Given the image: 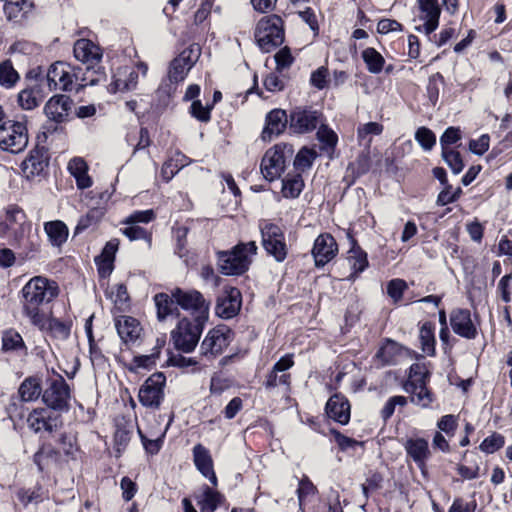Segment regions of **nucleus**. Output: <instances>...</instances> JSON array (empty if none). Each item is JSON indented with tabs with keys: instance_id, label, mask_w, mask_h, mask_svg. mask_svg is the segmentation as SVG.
I'll use <instances>...</instances> for the list:
<instances>
[{
	"instance_id": "1",
	"label": "nucleus",
	"mask_w": 512,
	"mask_h": 512,
	"mask_svg": "<svg viewBox=\"0 0 512 512\" xmlns=\"http://www.w3.org/2000/svg\"><path fill=\"white\" fill-rule=\"evenodd\" d=\"M23 313L31 324H42L44 303H49L59 294V287L53 280L43 276L31 278L22 289Z\"/></svg>"
},
{
	"instance_id": "2",
	"label": "nucleus",
	"mask_w": 512,
	"mask_h": 512,
	"mask_svg": "<svg viewBox=\"0 0 512 512\" xmlns=\"http://www.w3.org/2000/svg\"><path fill=\"white\" fill-rule=\"evenodd\" d=\"M254 241L239 243L231 250L217 253V264L224 275H241L249 269L253 257L257 253Z\"/></svg>"
},
{
	"instance_id": "3",
	"label": "nucleus",
	"mask_w": 512,
	"mask_h": 512,
	"mask_svg": "<svg viewBox=\"0 0 512 512\" xmlns=\"http://www.w3.org/2000/svg\"><path fill=\"white\" fill-rule=\"evenodd\" d=\"M294 154L293 146L286 143H279L269 148L261 161V173L268 181H274L282 175L286 163Z\"/></svg>"
},
{
	"instance_id": "4",
	"label": "nucleus",
	"mask_w": 512,
	"mask_h": 512,
	"mask_svg": "<svg viewBox=\"0 0 512 512\" xmlns=\"http://www.w3.org/2000/svg\"><path fill=\"white\" fill-rule=\"evenodd\" d=\"M28 143L29 135L25 123L9 120L0 126V149L2 151L18 154L26 149Z\"/></svg>"
},
{
	"instance_id": "5",
	"label": "nucleus",
	"mask_w": 512,
	"mask_h": 512,
	"mask_svg": "<svg viewBox=\"0 0 512 512\" xmlns=\"http://www.w3.org/2000/svg\"><path fill=\"white\" fill-rule=\"evenodd\" d=\"M70 399V388L61 375L57 374L48 380L42 393V401L48 408L58 412L68 411Z\"/></svg>"
},
{
	"instance_id": "6",
	"label": "nucleus",
	"mask_w": 512,
	"mask_h": 512,
	"mask_svg": "<svg viewBox=\"0 0 512 512\" xmlns=\"http://www.w3.org/2000/svg\"><path fill=\"white\" fill-rule=\"evenodd\" d=\"M204 323L200 319H195V322L185 318L180 320L171 333L176 349L185 353L192 352L198 344Z\"/></svg>"
},
{
	"instance_id": "7",
	"label": "nucleus",
	"mask_w": 512,
	"mask_h": 512,
	"mask_svg": "<svg viewBox=\"0 0 512 512\" xmlns=\"http://www.w3.org/2000/svg\"><path fill=\"white\" fill-rule=\"evenodd\" d=\"M255 39L261 50L270 52L284 41V32L279 18H262L255 30Z\"/></svg>"
},
{
	"instance_id": "8",
	"label": "nucleus",
	"mask_w": 512,
	"mask_h": 512,
	"mask_svg": "<svg viewBox=\"0 0 512 512\" xmlns=\"http://www.w3.org/2000/svg\"><path fill=\"white\" fill-rule=\"evenodd\" d=\"M262 245L266 252L273 256L276 261L282 262L287 256V245L282 229L276 224L268 221L260 223Z\"/></svg>"
},
{
	"instance_id": "9",
	"label": "nucleus",
	"mask_w": 512,
	"mask_h": 512,
	"mask_svg": "<svg viewBox=\"0 0 512 512\" xmlns=\"http://www.w3.org/2000/svg\"><path fill=\"white\" fill-rule=\"evenodd\" d=\"M172 297L183 309L191 311L195 319H200V321L208 319L209 303L200 292L196 290L183 291L178 288L172 292Z\"/></svg>"
},
{
	"instance_id": "10",
	"label": "nucleus",
	"mask_w": 512,
	"mask_h": 512,
	"mask_svg": "<svg viewBox=\"0 0 512 512\" xmlns=\"http://www.w3.org/2000/svg\"><path fill=\"white\" fill-rule=\"evenodd\" d=\"M166 377L163 373H154L143 383L139 390L140 403L149 408H158L164 398Z\"/></svg>"
},
{
	"instance_id": "11",
	"label": "nucleus",
	"mask_w": 512,
	"mask_h": 512,
	"mask_svg": "<svg viewBox=\"0 0 512 512\" xmlns=\"http://www.w3.org/2000/svg\"><path fill=\"white\" fill-rule=\"evenodd\" d=\"M232 340L231 330L220 325L211 329L203 339L200 349L206 357H216L224 352Z\"/></svg>"
},
{
	"instance_id": "12",
	"label": "nucleus",
	"mask_w": 512,
	"mask_h": 512,
	"mask_svg": "<svg viewBox=\"0 0 512 512\" xmlns=\"http://www.w3.org/2000/svg\"><path fill=\"white\" fill-rule=\"evenodd\" d=\"M200 56V48L197 45H191L184 49L176 58L172 60L169 66L168 77L174 83L182 82L190 69L194 66Z\"/></svg>"
},
{
	"instance_id": "13",
	"label": "nucleus",
	"mask_w": 512,
	"mask_h": 512,
	"mask_svg": "<svg viewBox=\"0 0 512 512\" xmlns=\"http://www.w3.org/2000/svg\"><path fill=\"white\" fill-rule=\"evenodd\" d=\"M147 72L148 65L143 61H138L133 69L127 67L119 68L111 84L113 91H130L135 89L138 84L139 74L145 77Z\"/></svg>"
},
{
	"instance_id": "14",
	"label": "nucleus",
	"mask_w": 512,
	"mask_h": 512,
	"mask_svg": "<svg viewBox=\"0 0 512 512\" xmlns=\"http://www.w3.org/2000/svg\"><path fill=\"white\" fill-rule=\"evenodd\" d=\"M74 66L66 62H56L47 72V83L50 90L72 91Z\"/></svg>"
},
{
	"instance_id": "15",
	"label": "nucleus",
	"mask_w": 512,
	"mask_h": 512,
	"mask_svg": "<svg viewBox=\"0 0 512 512\" xmlns=\"http://www.w3.org/2000/svg\"><path fill=\"white\" fill-rule=\"evenodd\" d=\"M312 256L316 267H323L338 254V244L329 233L320 234L314 241Z\"/></svg>"
},
{
	"instance_id": "16",
	"label": "nucleus",
	"mask_w": 512,
	"mask_h": 512,
	"mask_svg": "<svg viewBox=\"0 0 512 512\" xmlns=\"http://www.w3.org/2000/svg\"><path fill=\"white\" fill-rule=\"evenodd\" d=\"M241 305L242 297L240 291L235 287L225 288L218 297L215 313L220 318L231 319L239 313Z\"/></svg>"
},
{
	"instance_id": "17",
	"label": "nucleus",
	"mask_w": 512,
	"mask_h": 512,
	"mask_svg": "<svg viewBox=\"0 0 512 512\" xmlns=\"http://www.w3.org/2000/svg\"><path fill=\"white\" fill-rule=\"evenodd\" d=\"M419 19L423 21V25L417 26L416 30L430 35L439 25L441 8L438 0H418Z\"/></svg>"
},
{
	"instance_id": "18",
	"label": "nucleus",
	"mask_w": 512,
	"mask_h": 512,
	"mask_svg": "<svg viewBox=\"0 0 512 512\" xmlns=\"http://www.w3.org/2000/svg\"><path fill=\"white\" fill-rule=\"evenodd\" d=\"M6 236L11 239V244L22 249L26 256L39 247L37 237L32 233L30 221L13 228Z\"/></svg>"
},
{
	"instance_id": "19",
	"label": "nucleus",
	"mask_w": 512,
	"mask_h": 512,
	"mask_svg": "<svg viewBox=\"0 0 512 512\" xmlns=\"http://www.w3.org/2000/svg\"><path fill=\"white\" fill-rule=\"evenodd\" d=\"M407 458L412 460L420 470H424L431 457L428 441L422 437H408L403 443Z\"/></svg>"
},
{
	"instance_id": "20",
	"label": "nucleus",
	"mask_w": 512,
	"mask_h": 512,
	"mask_svg": "<svg viewBox=\"0 0 512 512\" xmlns=\"http://www.w3.org/2000/svg\"><path fill=\"white\" fill-rule=\"evenodd\" d=\"M27 424L35 433L52 432L59 426L60 418L47 408H36L29 413Z\"/></svg>"
},
{
	"instance_id": "21",
	"label": "nucleus",
	"mask_w": 512,
	"mask_h": 512,
	"mask_svg": "<svg viewBox=\"0 0 512 512\" xmlns=\"http://www.w3.org/2000/svg\"><path fill=\"white\" fill-rule=\"evenodd\" d=\"M73 52L78 61L90 67H96L102 59L101 48L89 39L77 40Z\"/></svg>"
},
{
	"instance_id": "22",
	"label": "nucleus",
	"mask_w": 512,
	"mask_h": 512,
	"mask_svg": "<svg viewBox=\"0 0 512 512\" xmlns=\"http://www.w3.org/2000/svg\"><path fill=\"white\" fill-rule=\"evenodd\" d=\"M450 324L452 330L457 335L467 338L474 339L477 335V329L471 319V313L467 309H455L450 315Z\"/></svg>"
},
{
	"instance_id": "23",
	"label": "nucleus",
	"mask_w": 512,
	"mask_h": 512,
	"mask_svg": "<svg viewBox=\"0 0 512 512\" xmlns=\"http://www.w3.org/2000/svg\"><path fill=\"white\" fill-rule=\"evenodd\" d=\"M294 365L293 357L287 354L281 357L273 366L271 372L267 375L265 381L266 388H274L279 385H290V374L286 373Z\"/></svg>"
},
{
	"instance_id": "24",
	"label": "nucleus",
	"mask_w": 512,
	"mask_h": 512,
	"mask_svg": "<svg viewBox=\"0 0 512 512\" xmlns=\"http://www.w3.org/2000/svg\"><path fill=\"white\" fill-rule=\"evenodd\" d=\"M288 124V117L285 110L273 109L265 118V127L261 137L264 141H271L274 137L282 134Z\"/></svg>"
},
{
	"instance_id": "25",
	"label": "nucleus",
	"mask_w": 512,
	"mask_h": 512,
	"mask_svg": "<svg viewBox=\"0 0 512 512\" xmlns=\"http://www.w3.org/2000/svg\"><path fill=\"white\" fill-rule=\"evenodd\" d=\"M319 115L316 111L297 108L290 115V129L295 133H307L317 127Z\"/></svg>"
},
{
	"instance_id": "26",
	"label": "nucleus",
	"mask_w": 512,
	"mask_h": 512,
	"mask_svg": "<svg viewBox=\"0 0 512 512\" xmlns=\"http://www.w3.org/2000/svg\"><path fill=\"white\" fill-rule=\"evenodd\" d=\"M71 104L72 101L68 96L55 95L45 104L44 113L50 120L60 123L67 118Z\"/></svg>"
},
{
	"instance_id": "27",
	"label": "nucleus",
	"mask_w": 512,
	"mask_h": 512,
	"mask_svg": "<svg viewBox=\"0 0 512 512\" xmlns=\"http://www.w3.org/2000/svg\"><path fill=\"white\" fill-rule=\"evenodd\" d=\"M193 460L199 472L214 486L217 485V477L213 468V460L209 450L201 444L193 448Z\"/></svg>"
},
{
	"instance_id": "28",
	"label": "nucleus",
	"mask_w": 512,
	"mask_h": 512,
	"mask_svg": "<svg viewBox=\"0 0 512 512\" xmlns=\"http://www.w3.org/2000/svg\"><path fill=\"white\" fill-rule=\"evenodd\" d=\"M115 326L118 335L125 344L135 343L142 332L139 321L131 316H121L117 318Z\"/></svg>"
},
{
	"instance_id": "29",
	"label": "nucleus",
	"mask_w": 512,
	"mask_h": 512,
	"mask_svg": "<svg viewBox=\"0 0 512 512\" xmlns=\"http://www.w3.org/2000/svg\"><path fill=\"white\" fill-rule=\"evenodd\" d=\"M327 415L340 424H347L350 419L348 400L339 394L331 396L326 404Z\"/></svg>"
},
{
	"instance_id": "30",
	"label": "nucleus",
	"mask_w": 512,
	"mask_h": 512,
	"mask_svg": "<svg viewBox=\"0 0 512 512\" xmlns=\"http://www.w3.org/2000/svg\"><path fill=\"white\" fill-rule=\"evenodd\" d=\"M47 167V157L43 149H33L22 162L21 168L27 178L40 175Z\"/></svg>"
},
{
	"instance_id": "31",
	"label": "nucleus",
	"mask_w": 512,
	"mask_h": 512,
	"mask_svg": "<svg viewBox=\"0 0 512 512\" xmlns=\"http://www.w3.org/2000/svg\"><path fill=\"white\" fill-rule=\"evenodd\" d=\"M69 173L75 178L78 189L84 190L92 186L93 181L88 175V165L81 157L72 158L67 165Z\"/></svg>"
},
{
	"instance_id": "32",
	"label": "nucleus",
	"mask_w": 512,
	"mask_h": 512,
	"mask_svg": "<svg viewBox=\"0 0 512 512\" xmlns=\"http://www.w3.org/2000/svg\"><path fill=\"white\" fill-rule=\"evenodd\" d=\"M223 500L222 494L206 485L196 494V501L202 512H214Z\"/></svg>"
},
{
	"instance_id": "33",
	"label": "nucleus",
	"mask_w": 512,
	"mask_h": 512,
	"mask_svg": "<svg viewBox=\"0 0 512 512\" xmlns=\"http://www.w3.org/2000/svg\"><path fill=\"white\" fill-rule=\"evenodd\" d=\"M39 330L49 332L51 336L57 339H66L70 335V325L56 318L51 317L50 313H43L42 324H33Z\"/></svg>"
},
{
	"instance_id": "34",
	"label": "nucleus",
	"mask_w": 512,
	"mask_h": 512,
	"mask_svg": "<svg viewBox=\"0 0 512 512\" xmlns=\"http://www.w3.org/2000/svg\"><path fill=\"white\" fill-rule=\"evenodd\" d=\"M42 382L37 376H30L23 380L18 388V395L23 402H34L42 397Z\"/></svg>"
},
{
	"instance_id": "35",
	"label": "nucleus",
	"mask_w": 512,
	"mask_h": 512,
	"mask_svg": "<svg viewBox=\"0 0 512 512\" xmlns=\"http://www.w3.org/2000/svg\"><path fill=\"white\" fill-rule=\"evenodd\" d=\"M25 212L18 206H9L6 209L4 222L0 223V235L6 236L10 230L27 222Z\"/></svg>"
},
{
	"instance_id": "36",
	"label": "nucleus",
	"mask_w": 512,
	"mask_h": 512,
	"mask_svg": "<svg viewBox=\"0 0 512 512\" xmlns=\"http://www.w3.org/2000/svg\"><path fill=\"white\" fill-rule=\"evenodd\" d=\"M44 231L53 246L59 247L67 241L68 228L65 223L60 220L46 222L44 224Z\"/></svg>"
},
{
	"instance_id": "37",
	"label": "nucleus",
	"mask_w": 512,
	"mask_h": 512,
	"mask_svg": "<svg viewBox=\"0 0 512 512\" xmlns=\"http://www.w3.org/2000/svg\"><path fill=\"white\" fill-rule=\"evenodd\" d=\"M404 388L407 393H410L411 402L418 406L426 408L433 401L432 394L427 389L426 384H420V385L405 384Z\"/></svg>"
},
{
	"instance_id": "38",
	"label": "nucleus",
	"mask_w": 512,
	"mask_h": 512,
	"mask_svg": "<svg viewBox=\"0 0 512 512\" xmlns=\"http://www.w3.org/2000/svg\"><path fill=\"white\" fill-rule=\"evenodd\" d=\"M2 349L4 351H16L26 354L27 347L19 332L8 329L2 334Z\"/></svg>"
},
{
	"instance_id": "39",
	"label": "nucleus",
	"mask_w": 512,
	"mask_h": 512,
	"mask_svg": "<svg viewBox=\"0 0 512 512\" xmlns=\"http://www.w3.org/2000/svg\"><path fill=\"white\" fill-rule=\"evenodd\" d=\"M304 188V181L299 173L288 174L282 180V195L285 198H297Z\"/></svg>"
},
{
	"instance_id": "40",
	"label": "nucleus",
	"mask_w": 512,
	"mask_h": 512,
	"mask_svg": "<svg viewBox=\"0 0 512 512\" xmlns=\"http://www.w3.org/2000/svg\"><path fill=\"white\" fill-rule=\"evenodd\" d=\"M362 59L370 73L378 74L383 70L385 59L375 48L364 49Z\"/></svg>"
},
{
	"instance_id": "41",
	"label": "nucleus",
	"mask_w": 512,
	"mask_h": 512,
	"mask_svg": "<svg viewBox=\"0 0 512 512\" xmlns=\"http://www.w3.org/2000/svg\"><path fill=\"white\" fill-rule=\"evenodd\" d=\"M106 296L114 303L118 310L124 311L128 307L129 295L124 284H116L106 289Z\"/></svg>"
},
{
	"instance_id": "42",
	"label": "nucleus",
	"mask_w": 512,
	"mask_h": 512,
	"mask_svg": "<svg viewBox=\"0 0 512 512\" xmlns=\"http://www.w3.org/2000/svg\"><path fill=\"white\" fill-rule=\"evenodd\" d=\"M419 339L422 346V351L429 356L434 355L435 353V336H434V326L426 322L424 323L419 332Z\"/></svg>"
},
{
	"instance_id": "43",
	"label": "nucleus",
	"mask_w": 512,
	"mask_h": 512,
	"mask_svg": "<svg viewBox=\"0 0 512 512\" xmlns=\"http://www.w3.org/2000/svg\"><path fill=\"white\" fill-rule=\"evenodd\" d=\"M401 349V346L396 342L387 340L385 344L380 347L375 357L382 365L391 364L395 362V358L400 353Z\"/></svg>"
},
{
	"instance_id": "44",
	"label": "nucleus",
	"mask_w": 512,
	"mask_h": 512,
	"mask_svg": "<svg viewBox=\"0 0 512 512\" xmlns=\"http://www.w3.org/2000/svg\"><path fill=\"white\" fill-rule=\"evenodd\" d=\"M4 12L8 19L13 20L21 17L26 13L32 4L27 0H3Z\"/></svg>"
},
{
	"instance_id": "45",
	"label": "nucleus",
	"mask_w": 512,
	"mask_h": 512,
	"mask_svg": "<svg viewBox=\"0 0 512 512\" xmlns=\"http://www.w3.org/2000/svg\"><path fill=\"white\" fill-rule=\"evenodd\" d=\"M383 129V125L378 122L362 124L357 129L358 140L369 146L372 142V137L380 135L383 132Z\"/></svg>"
},
{
	"instance_id": "46",
	"label": "nucleus",
	"mask_w": 512,
	"mask_h": 512,
	"mask_svg": "<svg viewBox=\"0 0 512 512\" xmlns=\"http://www.w3.org/2000/svg\"><path fill=\"white\" fill-rule=\"evenodd\" d=\"M154 301L157 308V317L160 321L171 315L174 310H177L173 299L165 293L156 294Z\"/></svg>"
},
{
	"instance_id": "47",
	"label": "nucleus",
	"mask_w": 512,
	"mask_h": 512,
	"mask_svg": "<svg viewBox=\"0 0 512 512\" xmlns=\"http://www.w3.org/2000/svg\"><path fill=\"white\" fill-rule=\"evenodd\" d=\"M39 91L36 89H24L18 94V103L24 110H32L37 107L41 98L38 97Z\"/></svg>"
},
{
	"instance_id": "48",
	"label": "nucleus",
	"mask_w": 512,
	"mask_h": 512,
	"mask_svg": "<svg viewBox=\"0 0 512 512\" xmlns=\"http://www.w3.org/2000/svg\"><path fill=\"white\" fill-rule=\"evenodd\" d=\"M19 79V75L9 61L0 64V85L10 88Z\"/></svg>"
},
{
	"instance_id": "49",
	"label": "nucleus",
	"mask_w": 512,
	"mask_h": 512,
	"mask_svg": "<svg viewBox=\"0 0 512 512\" xmlns=\"http://www.w3.org/2000/svg\"><path fill=\"white\" fill-rule=\"evenodd\" d=\"M315 158L316 152L304 147L297 153L294 167L297 171L303 172L311 167Z\"/></svg>"
},
{
	"instance_id": "50",
	"label": "nucleus",
	"mask_w": 512,
	"mask_h": 512,
	"mask_svg": "<svg viewBox=\"0 0 512 512\" xmlns=\"http://www.w3.org/2000/svg\"><path fill=\"white\" fill-rule=\"evenodd\" d=\"M415 140L425 150H431L436 144V135L427 127H420L415 132Z\"/></svg>"
},
{
	"instance_id": "51",
	"label": "nucleus",
	"mask_w": 512,
	"mask_h": 512,
	"mask_svg": "<svg viewBox=\"0 0 512 512\" xmlns=\"http://www.w3.org/2000/svg\"><path fill=\"white\" fill-rule=\"evenodd\" d=\"M505 444V438L499 433H493L486 437L480 444V449L488 454H492L501 449Z\"/></svg>"
},
{
	"instance_id": "52",
	"label": "nucleus",
	"mask_w": 512,
	"mask_h": 512,
	"mask_svg": "<svg viewBox=\"0 0 512 512\" xmlns=\"http://www.w3.org/2000/svg\"><path fill=\"white\" fill-rule=\"evenodd\" d=\"M348 261L355 273H361L368 265L367 255L360 249H351Z\"/></svg>"
},
{
	"instance_id": "53",
	"label": "nucleus",
	"mask_w": 512,
	"mask_h": 512,
	"mask_svg": "<svg viewBox=\"0 0 512 512\" xmlns=\"http://www.w3.org/2000/svg\"><path fill=\"white\" fill-rule=\"evenodd\" d=\"M442 157L454 174H459L463 170L464 163L458 151L454 149L444 150L442 151Z\"/></svg>"
},
{
	"instance_id": "54",
	"label": "nucleus",
	"mask_w": 512,
	"mask_h": 512,
	"mask_svg": "<svg viewBox=\"0 0 512 512\" xmlns=\"http://www.w3.org/2000/svg\"><path fill=\"white\" fill-rule=\"evenodd\" d=\"M428 370L423 364H413L410 367V374L409 379L406 382V384H412V385H420V384H426V379L428 377Z\"/></svg>"
},
{
	"instance_id": "55",
	"label": "nucleus",
	"mask_w": 512,
	"mask_h": 512,
	"mask_svg": "<svg viewBox=\"0 0 512 512\" xmlns=\"http://www.w3.org/2000/svg\"><path fill=\"white\" fill-rule=\"evenodd\" d=\"M315 493L316 487L308 478H303L302 480H300L297 489L300 509H302L305 501L308 500L310 497L314 496Z\"/></svg>"
},
{
	"instance_id": "56",
	"label": "nucleus",
	"mask_w": 512,
	"mask_h": 512,
	"mask_svg": "<svg viewBox=\"0 0 512 512\" xmlns=\"http://www.w3.org/2000/svg\"><path fill=\"white\" fill-rule=\"evenodd\" d=\"M178 83H174L169 77L163 80L158 87L156 94L164 104L175 94Z\"/></svg>"
},
{
	"instance_id": "57",
	"label": "nucleus",
	"mask_w": 512,
	"mask_h": 512,
	"mask_svg": "<svg viewBox=\"0 0 512 512\" xmlns=\"http://www.w3.org/2000/svg\"><path fill=\"white\" fill-rule=\"evenodd\" d=\"M460 139H461V131L459 128H457V127L447 128L440 138V144H441L442 151L452 150V148H449V146L456 143Z\"/></svg>"
},
{
	"instance_id": "58",
	"label": "nucleus",
	"mask_w": 512,
	"mask_h": 512,
	"mask_svg": "<svg viewBox=\"0 0 512 512\" xmlns=\"http://www.w3.org/2000/svg\"><path fill=\"white\" fill-rule=\"evenodd\" d=\"M155 218V213L152 209L143 210V211H135L130 214L125 220H123V224H138V223H149Z\"/></svg>"
},
{
	"instance_id": "59",
	"label": "nucleus",
	"mask_w": 512,
	"mask_h": 512,
	"mask_svg": "<svg viewBox=\"0 0 512 512\" xmlns=\"http://www.w3.org/2000/svg\"><path fill=\"white\" fill-rule=\"evenodd\" d=\"M211 106H203L200 100H194L190 107L191 115L201 122L210 120Z\"/></svg>"
},
{
	"instance_id": "60",
	"label": "nucleus",
	"mask_w": 512,
	"mask_h": 512,
	"mask_svg": "<svg viewBox=\"0 0 512 512\" xmlns=\"http://www.w3.org/2000/svg\"><path fill=\"white\" fill-rule=\"evenodd\" d=\"M104 78V73L97 70L96 67L86 66L83 70V88L86 86H93L98 84Z\"/></svg>"
},
{
	"instance_id": "61",
	"label": "nucleus",
	"mask_w": 512,
	"mask_h": 512,
	"mask_svg": "<svg viewBox=\"0 0 512 512\" xmlns=\"http://www.w3.org/2000/svg\"><path fill=\"white\" fill-rule=\"evenodd\" d=\"M407 403V400L404 396H393L391 397L384 405L382 411H381V415H382V418L384 420H387L388 418H390L394 411H395V407L397 405L399 406H404L406 405Z\"/></svg>"
},
{
	"instance_id": "62",
	"label": "nucleus",
	"mask_w": 512,
	"mask_h": 512,
	"mask_svg": "<svg viewBox=\"0 0 512 512\" xmlns=\"http://www.w3.org/2000/svg\"><path fill=\"white\" fill-rule=\"evenodd\" d=\"M128 227L122 229V233L131 241L134 240H150V235L140 226L134 224H127Z\"/></svg>"
},
{
	"instance_id": "63",
	"label": "nucleus",
	"mask_w": 512,
	"mask_h": 512,
	"mask_svg": "<svg viewBox=\"0 0 512 512\" xmlns=\"http://www.w3.org/2000/svg\"><path fill=\"white\" fill-rule=\"evenodd\" d=\"M406 287L407 285L404 280L394 279L389 282L387 286V293L395 302H397L402 298Z\"/></svg>"
},
{
	"instance_id": "64",
	"label": "nucleus",
	"mask_w": 512,
	"mask_h": 512,
	"mask_svg": "<svg viewBox=\"0 0 512 512\" xmlns=\"http://www.w3.org/2000/svg\"><path fill=\"white\" fill-rule=\"evenodd\" d=\"M317 138L329 148H333L338 140L336 133L327 126H321L318 129Z\"/></svg>"
}]
</instances>
